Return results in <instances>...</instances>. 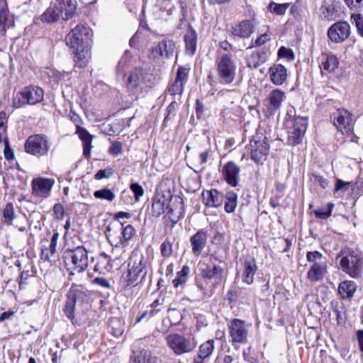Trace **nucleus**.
<instances>
[{"mask_svg": "<svg viewBox=\"0 0 363 363\" xmlns=\"http://www.w3.org/2000/svg\"><path fill=\"white\" fill-rule=\"evenodd\" d=\"M202 196L205 206L210 208H218L224 201V194L214 189L203 191Z\"/></svg>", "mask_w": 363, "mask_h": 363, "instance_id": "22", "label": "nucleus"}, {"mask_svg": "<svg viewBox=\"0 0 363 363\" xmlns=\"http://www.w3.org/2000/svg\"><path fill=\"white\" fill-rule=\"evenodd\" d=\"M214 350V340H208L201 344L199 349V352L201 354L203 357H208Z\"/></svg>", "mask_w": 363, "mask_h": 363, "instance_id": "44", "label": "nucleus"}, {"mask_svg": "<svg viewBox=\"0 0 363 363\" xmlns=\"http://www.w3.org/2000/svg\"><path fill=\"white\" fill-rule=\"evenodd\" d=\"M76 302L72 299L68 294H67V300L63 308V311L65 313L67 318L71 320L74 319V311H75Z\"/></svg>", "mask_w": 363, "mask_h": 363, "instance_id": "41", "label": "nucleus"}, {"mask_svg": "<svg viewBox=\"0 0 363 363\" xmlns=\"http://www.w3.org/2000/svg\"><path fill=\"white\" fill-rule=\"evenodd\" d=\"M157 5L161 11H167L168 14L172 13L173 5L171 0H157Z\"/></svg>", "mask_w": 363, "mask_h": 363, "instance_id": "53", "label": "nucleus"}, {"mask_svg": "<svg viewBox=\"0 0 363 363\" xmlns=\"http://www.w3.org/2000/svg\"><path fill=\"white\" fill-rule=\"evenodd\" d=\"M357 285L353 281H342L338 286V293L342 299L350 298L356 291Z\"/></svg>", "mask_w": 363, "mask_h": 363, "instance_id": "34", "label": "nucleus"}, {"mask_svg": "<svg viewBox=\"0 0 363 363\" xmlns=\"http://www.w3.org/2000/svg\"><path fill=\"white\" fill-rule=\"evenodd\" d=\"M289 6V4H277L272 2L269 5V9L271 12L277 15H284Z\"/></svg>", "mask_w": 363, "mask_h": 363, "instance_id": "48", "label": "nucleus"}, {"mask_svg": "<svg viewBox=\"0 0 363 363\" xmlns=\"http://www.w3.org/2000/svg\"><path fill=\"white\" fill-rule=\"evenodd\" d=\"M258 25V21L253 14L250 19H245L240 21L233 27L232 33L233 35L240 38H249L255 33Z\"/></svg>", "mask_w": 363, "mask_h": 363, "instance_id": "17", "label": "nucleus"}, {"mask_svg": "<svg viewBox=\"0 0 363 363\" xmlns=\"http://www.w3.org/2000/svg\"><path fill=\"white\" fill-rule=\"evenodd\" d=\"M189 272V267L184 265L182 270L177 273V277L172 281L175 288H177L180 285H183L186 282Z\"/></svg>", "mask_w": 363, "mask_h": 363, "instance_id": "40", "label": "nucleus"}, {"mask_svg": "<svg viewBox=\"0 0 363 363\" xmlns=\"http://www.w3.org/2000/svg\"><path fill=\"white\" fill-rule=\"evenodd\" d=\"M184 91V84L182 82L174 81L167 90V93L176 99V96H181Z\"/></svg>", "mask_w": 363, "mask_h": 363, "instance_id": "47", "label": "nucleus"}, {"mask_svg": "<svg viewBox=\"0 0 363 363\" xmlns=\"http://www.w3.org/2000/svg\"><path fill=\"white\" fill-rule=\"evenodd\" d=\"M148 265V257L138 252L133 253L128 263V274L124 277L125 286H135L142 283L147 275Z\"/></svg>", "mask_w": 363, "mask_h": 363, "instance_id": "2", "label": "nucleus"}, {"mask_svg": "<svg viewBox=\"0 0 363 363\" xmlns=\"http://www.w3.org/2000/svg\"><path fill=\"white\" fill-rule=\"evenodd\" d=\"M250 157L256 163H262L269 151V144L267 136L256 134L250 140Z\"/></svg>", "mask_w": 363, "mask_h": 363, "instance_id": "10", "label": "nucleus"}, {"mask_svg": "<svg viewBox=\"0 0 363 363\" xmlns=\"http://www.w3.org/2000/svg\"><path fill=\"white\" fill-rule=\"evenodd\" d=\"M293 126L289 130L288 141L291 145L299 144L306 131L308 118L306 117H296L293 122Z\"/></svg>", "mask_w": 363, "mask_h": 363, "instance_id": "13", "label": "nucleus"}, {"mask_svg": "<svg viewBox=\"0 0 363 363\" xmlns=\"http://www.w3.org/2000/svg\"><path fill=\"white\" fill-rule=\"evenodd\" d=\"M161 254L164 257H169L172 254V244L169 240H165L160 246Z\"/></svg>", "mask_w": 363, "mask_h": 363, "instance_id": "50", "label": "nucleus"}, {"mask_svg": "<svg viewBox=\"0 0 363 363\" xmlns=\"http://www.w3.org/2000/svg\"><path fill=\"white\" fill-rule=\"evenodd\" d=\"M50 147L49 138L45 134L30 135L24 144L25 151L28 154L37 157L48 155Z\"/></svg>", "mask_w": 363, "mask_h": 363, "instance_id": "7", "label": "nucleus"}, {"mask_svg": "<svg viewBox=\"0 0 363 363\" xmlns=\"http://www.w3.org/2000/svg\"><path fill=\"white\" fill-rule=\"evenodd\" d=\"M58 6L62 7V18L65 21H67L72 18L77 9V3L74 0H59Z\"/></svg>", "mask_w": 363, "mask_h": 363, "instance_id": "33", "label": "nucleus"}, {"mask_svg": "<svg viewBox=\"0 0 363 363\" xmlns=\"http://www.w3.org/2000/svg\"><path fill=\"white\" fill-rule=\"evenodd\" d=\"M278 55L280 57H285L289 60L294 59V54L291 49L281 46L278 50Z\"/></svg>", "mask_w": 363, "mask_h": 363, "instance_id": "56", "label": "nucleus"}, {"mask_svg": "<svg viewBox=\"0 0 363 363\" xmlns=\"http://www.w3.org/2000/svg\"><path fill=\"white\" fill-rule=\"evenodd\" d=\"M350 35V26L346 21H337L333 23L328 30L329 39L335 43L345 41Z\"/></svg>", "mask_w": 363, "mask_h": 363, "instance_id": "16", "label": "nucleus"}, {"mask_svg": "<svg viewBox=\"0 0 363 363\" xmlns=\"http://www.w3.org/2000/svg\"><path fill=\"white\" fill-rule=\"evenodd\" d=\"M225 211L226 213H233L235 211L238 204V195L233 191H228L224 195Z\"/></svg>", "mask_w": 363, "mask_h": 363, "instance_id": "39", "label": "nucleus"}, {"mask_svg": "<svg viewBox=\"0 0 363 363\" xmlns=\"http://www.w3.org/2000/svg\"><path fill=\"white\" fill-rule=\"evenodd\" d=\"M189 74V70L186 68L183 67H179L177 72L176 79L174 81L177 82H182L184 84V82H186Z\"/></svg>", "mask_w": 363, "mask_h": 363, "instance_id": "52", "label": "nucleus"}, {"mask_svg": "<svg viewBox=\"0 0 363 363\" xmlns=\"http://www.w3.org/2000/svg\"><path fill=\"white\" fill-rule=\"evenodd\" d=\"M333 311L335 315L337 323L338 325L343 323L345 321L344 313L342 311L340 310L337 303L335 305L333 303Z\"/></svg>", "mask_w": 363, "mask_h": 363, "instance_id": "59", "label": "nucleus"}, {"mask_svg": "<svg viewBox=\"0 0 363 363\" xmlns=\"http://www.w3.org/2000/svg\"><path fill=\"white\" fill-rule=\"evenodd\" d=\"M166 340L167 345L177 355L189 353L196 347V343L193 338H186L179 334H170L167 337Z\"/></svg>", "mask_w": 363, "mask_h": 363, "instance_id": "11", "label": "nucleus"}, {"mask_svg": "<svg viewBox=\"0 0 363 363\" xmlns=\"http://www.w3.org/2000/svg\"><path fill=\"white\" fill-rule=\"evenodd\" d=\"M350 9L363 10V0H344Z\"/></svg>", "mask_w": 363, "mask_h": 363, "instance_id": "57", "label": "nucleus"}, {"mask_svg": "<svg viewBox=\"0 0 363 363\" xmlns=\"http://www.w3.org/2000/svg\"><path fill=\"white\" fill-rule=\"evenodd\" d=\"M113 174V171L111 169H100L99 170L94 177L96 179L100 180L104 178H109Z\"/></svg>", "mask_w": 363, "mask_h": 363, "instance_id": "61", "label": "nucleus"}, {"mask_svg": "<svg viewBox=\"0 0 363 363\" xmlns=\"http://www.w3.org/2000/svg\"><path fill=\"white\" fill-rule=\"evenodd\" d=\"M327 273V265L325 262L313 264L308 273L307 277L311 282H316L323 279Z\"/></svg>", "mask_w": 363, "mask_h": 363, "instance_id": "27", "label": "nucleus"}, {"mask_svg": "<svg viewBox=\"0 0 363 363\" xmlns=\"http://www.w3.org/2000/svg\"><path fill=\"white\" fill-rule=\"evenodd\" d=\"M131 191L134 194L136 201H139L140 198L144 194V189L138 183H132L130 186Z\"/></svg>", "mask_w": 363, "mask_h": 363, "instance_id": "55", "label": "nucleus"}, {"mask_svg": "<svg viewBox=\"0 0 363 363\" xmlns=\"http://www.w3.org/2000/svg\"><path fill=\"white\" fill-rule=\"evenodd\" d=\"M339 66V60L335 55L328 53L325 55V61L322 62V67L328 72H334Z\"/></svg>", "mask_w": 363, "mask_h": 363, "instance_id": "38", "label": "nucleus"}, {"mask_svg": "<svg viewBox=\"0 0 363 363\" xmlns=\"http://www.w3.org/2000/svg\"><path fill=\"white\" fill-rule=\"evenodd\" d=\"M44 98V91L36 86H28L18 91L13 98V105L21 108L26 105H35L41 102Z\"/></svg>", "mask_w": 363, "mask_h": 363, "instance_id": "6", "label": "nucleus"}, {"mask_svg": "<svg viewBox=\"0 0 363 363\" xmlns=\"http://www.w3.org/2000/svg\"><path fill=\"white\" fill-rule=\"evenodd\" d=\"M323 255L318 251L308 252L306 254V259L308 262L314 263H318L322 262Z\"/></svg>", "mask_w": 363, "mask_h": 363, "instance_id": "51", "label": "nucleus"}, {"mask_svg": "<svg viewBox=\"0 0 363 363\" xmlns=\"http://www.w3.org/2000/svg\"><path fill=\"white\" fill-rule=\"evenodd\" d=\"M242 281L250 285L254 281V277L257 270L256 261L254 258H249L242 262Z\"/></svg>", "mask_w": 363, "mask_h": 363, "instance_id": "26", "label": "nucleus"}, {"mask_svg": "<svg viewBox=\"0 0 363 363\" xmlns=\"http://www.w3.org/2000/svg\"><path fill=\"white\" fill-rule=\"evenodd\" d=\"M223 269L216 264H208L206 269L201 272L202 277L208 281H212L213 288L219 285L223 279Z\"/></svg>", "mask_w": 363, "mask_h": 363, "instance_id": "20", "label": "nucleus"}, {"mask_svg": "<svg viewBox=\"0 0 363 363\" xmlns=\"http://www.w3.org/2000/svg\"><path fill=\"white\" fill-rule=\"evenodd\" d=\"M342 4L338 0H324L320 7V16L322 19L333 21L341 18Z\"/></svg>", "mask_w": 363, "mask_h": 363, "instance_id": "12", "label": "nucleus"}, {"mask_svg": "<svg viewBox=\"0 0 363 363\" xmlns=\"http://www.w3.org/2000/svg\"><path fill=\"white\" fill-rule=\"evenodd\" d=\"M76 133L83 143V154L86 157H89L92 142V135L84 128L77 125Z\"/></svg>", "mask_w": 363, "mask_h": 363, "instance_id": "31", "label": "nucleus"}, {"mask_svg": "<svg viewBox=\"0 0 363 363\" xmlns=\"http://www.w3.org/2000/svg\"><path fill=\"white\" fill-rule=\"evenodd\" d=\"M351 18L355 22L358 32L363 37V13L352 14Z\"/></svg>", "mask_w": 363, "mask_h": 363, "instance_id": "54", "label": "nucleus"}, {"mask_svg": "<svg viewBox=\"0 0 363 363\" xmlns=\"http://www.w3.org/2000/svg\"><path fill=\"white\" fill-rule=\"evenodd\" d=\"M6 11L4 9L0 11V34L6 32Z\"/></svg>", "mask_w": 363, "mask_h": 363, "instance_id": "62", "label": "nucleus"}, {"mask_svg": "<svg viewBox=\"0 0 363 363\" xmlns=\"http://www.w3.org/2000/svg\"><path fill=\"white\" fill-rule=\"evenodd\" d=\"M266 57L264 52H254L250 57L249 66L257 68L260 64L264 63Z\"/></svg>", "mask_w": 363, "mask_h": 363, "instance_id": "45", "label": "nucleus"}, {"mask_svg": "<svg viewBox=\"0 0 363 363\" xmlns=\"http://www.w3.org/2000/svg\"><path fill=\"white\" fill-rule=\"evenodd\" d=\"M54 213L58 220H62L65 216V208L61 203H56L53 207Z\"/></svg>", "mask_w": 363, "mask_h": 363, "instance_id": "60", "label": "nucleus"}, {"mask_svg": "<svg viewBox=\"0 0 363 363\" xmlns=\"http://www.w3.org/2000/svg\"><path fill=\"white\" fill-rule=\"evenodd\" d=\"M313 181L319 184L323 189H325L328 186V182L326 179L317 174H313Z\"/></svg>", "mask_w": 363, "mask_h": 363, "instance_id": "63", "label": "nucleus"}, {"mask_svg": "<svg viewBox=\"0 0 363 363\" xmlns=\"http://www.w3.org/2000/svg\"><path fill=\"white\" fill-rule=\"evenodd\" d=\"M106 236L110 240L111 245H115L116 247H126L128 242L135 233V228L131 225L124 226L122 222L114 225L113 228L108 226L106 228Z\"/></svg>", "mask_w": 363, "mask_h": 363, "instance_id": "5", "label": "nucleus"}, {"mask_svg": "<svg viewBox=\"0 0 363 363\" xmlns=\"http://www.w3.org/2000/svg\"><path fill=\"white\" fill-rule=\"evenodd\" d=\"M271 39L269 35H268L267 33H264L263 34H261L259 37H257L255 40H252L250 45L248 47V49H252L253 48L259 47L261 45H264L266 43L269 41Z\"/></svg>", "mask_w": 363, "mask_h": 363, "instance_id": "49", "label": "nucleus"}, {"mask_svg": "<svg viewBox=\"0 0 363 363\" xmlns=\"http://www.w3.org/2000/svg\"><path fill=\"white\" fill-rule=\"evenodd\" d=\"M94 196L98 199L106 200L108 201H112L114 200L116 195L115 194L107 188H104L100 190L95 191Z\"/></svg>", "mask_w": 363, "mask_h": 363, "instance_id": "42", "label": "nucleus"}, {"mask_svg": "<svg viewBox=\"0 0 363 363\" xmlns=\"http://www.w3.org/2000/svg\"><path fill=\"white\" fill-rule=\"evenodd\" d=\"M240 169L233 161H229L222 168L221 174L224 180L231 186L239 184Z\"/></svg>", "mask_w": 363, "mask_h": 363, "instance_id": "19", "label": "nucleus"}, {"mask_svg": "<svg viewBox=\"0 0 363 363\" xmlns=\"http://www.w3.org/2000/svg\"><path fill=\"white\" fill-rule=\"evenodd\" d=\"M185 50L187 55L193 56L196 50L197 33L191 26H189L184 37Z\"/></svg>", "mask_w": 363, "mask_h": 363, "instance_id": "29", "label": "nucleus"}, {"mask_svg": "<svg viewBox=\"0 0 363 363\" xmlns=\"http://www.w3.org/2000/svg\"><path fill=\"white\" fill-rule=\"evenodd\" d=\"M54 184L55 180L51 178H35L31 182V194L35 197L46 199L50 196Z\"/></svg>", "mask_w": 363, "mask_h": 363, "instance_id": "15", "label": "nucleus"}, {"mask_svg": "<svg viewBox=\"0 0 363 363\" xmlns=\"http://www.w3.org/2000/svg\"><path fill=\"white\" fill-rule=\"evenodd\" d=\"M184 207L182 199L173 196L170 191L157 192L152 203V213L159 217L166 213V216L176 224L182 218Z\"/></svg>", "mask_w": 363, "mask_h": 363, "instance_id": "1", "label": "nucleus"}, {"mask_svg": "<svg viewBox=\"0 0 363 363\" xmlns=\"http://www.w3.org/2000/svg\"><path fill=\"white\" fill-rule=\"evenodd\" d=\"M352 186H353L352 182H347L340 179H337L336 181L335 191H346L349 189V187Z\"/></svg>", "mask_w": 363, "mask_h": 363, "instance_id": "58", "label": "nucleus"}, {"mask_svg": "<svg viewBox=\"0 0 363 363\" xmlns=\"http://www.w3.org/2000/svg\"><path fill=\"white\" fill-rule=\"evenodd\" d=\"M59 238V233H53L49 247L43 246L41 248V257L45 261H49L51 256L56 252L57 243Z\"/></svg>", "mask_w": 363, "mask_h": 363, "instance_id": "36", "label": "nucleus"}, {"mask_svg": "<svg viewBox=\"0 0 363 363\" xmlns=\"http://www.w3.org/2000/svg\"><path fill=\"white\" fill-rule=\"evenodd\" d=\"M147 73L140 68L133 69L128 77L126 87L129 90L137 89L144 82Z\"/></svg>", "mask_w": 363, "mask_h": 363, "instance_id": "28", "label": "nucleus"}, {"mask_svg": "<svg viewBox=\"0 0 363 363\" xmlns=\"http://www.w3.org/2000/svg\"><path fill=\"white\" fill-rule=\"evenodd\" d=\"M67 294L77 303H87L89 298V291L82 286L73 284Z\"/></svg>", "mask_w": 363, "mask_h": 363, "instance_id": "30", "label": "nucleus"}, {"mask_svg": "<svg viewBox=\"0 0 363 363\" xmlns=\"http://www.w3.org/2000/svg\"><path fill=\"white\" fill-rule=\"evenodd\" d=\"M228 327L233 344H245L247 342L248 329L245 321L234 318L230 321Z\"/></svg>", "mask_w": 363, "mask_h": 363, "instance_id": "14", "label": "nucleus"}, {"mask_svg": "<svg viewBox=\"0 0 363 363\" xmlns=\"http://www.w3.org/2000/svg\"><path fill=\"white\" fill-rule=\"evenodd\" d=\"M110 262L111 257L108 255L104 252L101 253L99 256V261L94 267V270L106 269L110 265Z\"/></svg>", "mask_w": 363, "mask_h": 363, "instance_id": "46", "label": "nucleus"}, {"mask_svg": "<svg viewBox=\"0 0 363 363\" xmlns=\"http://www.w3.org/2000/svg\"><path fill=\"white\" fill-rule=\"evenodd\" d=\"M352 118L349 111L338 109L333 115V123L339 131L347 132V128L350 125Z\"/></svg>", "mask_w": 363, "mask_h": 363, "instance_id": "24", "label": "nucleus"}, {"mask_svg": "<svg viewBox=\"0 0 363 363\" xmlns=\"http://www.w3.org/2000/svg\"><path fill=\"white\" fill-rule=\"evenodd\" d=\"M62 259L68 270L81 273L84 272L88 267V251L82 245L72 249H66L63 252ZM71 274H74V272H71Z\"/></svg>", "mask_w": 363, "mask_h": 363, "instance_id": "3", "label": "nucleus"}, {"mask_svg": "<svg viewBox=\"0 0 363 363\" xmlns=\"http://www.w3.org/2000/svg\"><path fill=\"white\" fill-rule=\"evenodd\" d=\"M340 265L342 271L352 278H359L363 272V254L358 251H350L345 255H339Z\"/></svg>", "mask_w": 363, "mask_h": 363, "instance_id": "4", "label": "nucleus"}, {"mask_svg": "<svg viewBox=\"0 0 363 363\" xmlns=\"http://www.w3.org/2000/svg\"><path fill=\"white\" fill-rule=\"evenodd\" d=\"M208 235L203 230H199L190 239L192 246V252L194 255L199 256L204 249L207 243Z\"/></svg>", "mask_w": 363, "mask_h": 363, "instance_id": "25", "label": "nucleus"}, {"mask_svg": "<svg viewBox=\"0 0 363 363\" xmlns=\"http://www.w3.org/2000/svg\"><path fill=\"white\" fill-rule=\"evenodd\" d=\"M269 79L276 86L282 85L287 79V69L281 64H274L269 69Z\"/></svg>", "mask_w": 363, "mask_h": 363, "instance_id": "21", "label": "nucleus"}, {"mask_svg": "<svg viewBox=\"0 0 363 363\" xmlns=\"http://www.w3.org/2000/svg\"><path fill=\"white\" fill-rule=\"evenodd\" d=\"M74 50L75 66L79 68L85 67L89 62L91 57V46L88 48H81L79 50Z\"/></svg>", "mask_w": 363, "mask_h": 363, "instance_id": "32", "label": "nucleus"}, {"mask_svg": "<svg viewBox=\"0 0 363 363\" xmlns=\"http://www.w3.org/2000/svg\"><path fill=\"white\" fill-rule=\"evenodd\" d=\"M62 16V7L58 6L57 1L52 3L45 11L40 16L43 23H54Z\"/></svg>", "mask_w": 363, "mask_h": 363, "instance_id": "23", "label": "nucleus"}, {"mask_svg": "<svg viewBox=\"0 0 363 363\" xmlns=\"http://www.w3.org/2000/svg\"><path fill=\"white\" fill-rule=\"evenodd\" d=\"M217 72L220 82L223 84H230L235 75L236 65L227 53L222 54L216 59Z\"/></svg>", "mask_w": 363, "mask_h": 363, "instance_id": "9", "label": "nucleus"}, {"mask_svg": "<svg viewBox=\"0 0 363 363\" xmlns=\"http://www.w3.org/2000/svg\"><path fill=\"white\" fill-rule=\"evenodd\" d=\"M286 99L285 92L276 89L272 90L264 101V106L267 113L274 114L278 111Z\"/></svg>", "mask_w": 363, "mask_h": 363, "instance_id": "18", "label": "nucleus"}, {"mask_svg": "<svg viewBox=\"0 0 363 363\" xmlns=\"http://www.w3.org/2000/svg\"><path fill=\"white\" fill-rule=\"evenodd\" d=\"M122 145L119 142L113 143L108 149V152L117 155L121 152Z\"/></svg>", "mask_w": 363, "mask_h": 363, "instance_id": "64", "label": "nucleus"}, {"mask_svg": "<svg viewBox=\"0 0 363 363\" xmlns=\"http://www.w3.org/2000/svg\"><path fill=\"white\" fill-rule=\"evenodd\" d=\"M150 351L143 349L134 351L131 356L130 363H155Z\"/></svg>", "mask_w": 363, "mask_h": 363, "instance_id": "37", "label": "nucleus"}, {"mask_svg": "<svg viewBox=\"0 0 363 363\" xmlns=\"http://www.w3.org/2000/svg\"><path fill=\"white\" fill-rule=\"evenodd\" d=\"M91 37V30L82 24H78L67 35L65 41L67 45L73 50H79L81 48L90 46Z\"/></svg>", "mask_w": 363, "mask_h": 363, "instance_id": "8", "label": "nucleus"}, {"mask_svg": "<svg viewBox=\"0 0 363 363\" xmlns=\"http://www.w3.org/2000/svg\"><path fill=\"white\" fill-rule=\"evenodd\" d=\"M174 44L172 40H162L153 49L161 57H169L173 55Z\"/></svg>", "mask_w": 363, "mask_h": 363, "instance_id": "35", "label": "nucleus"}, {"mask_svg": "<svg viewBox=\"0 0 363 363\" xmlns=\"http://www.w3.org/2000/svg\"><path fill=\"white\" fill-rule=\"evenodd\" d=\"M3 218L5 222L9 225L11 224L13 220L16 218L13 205L11 203L6 204L3 210Z\"/></svg>", "mask_w": 363, "mask_h": 363, "instance_id": "43", "label": "nucleus"}]
</instances>
